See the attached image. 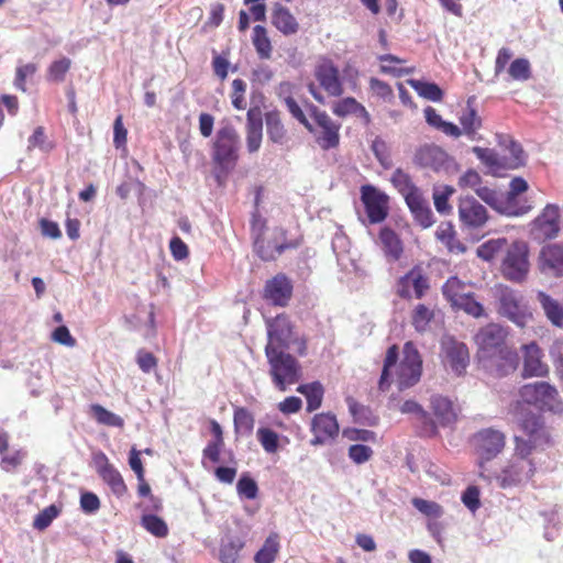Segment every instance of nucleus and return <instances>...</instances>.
Listing matches in <instances>:
<instances>
[{"label":"nucleus","mask_w":563,"mask_h":563,"mask_svg":"<svg viewBox=\"0 0 563 563\" xmlns=\"http://www.w3.org/2000/svg\"><path fill=\"white\" fill-rule=\"evenodd\" d=\"M520 430L525 437L514 438V459L495 475L499 487L506 489L529 481L536 473V463L531 455L552 445L551 434L545 427L542 415L527 412L519 419ZM494 477V475L492 474Z\"/></svg>","instance_id":"nucleus-1"},{"label":"nucleus","mask_w":563,"mask_h":563,"mask_svg":"<svg viewBox=\"0 0 563 563\" xmlns=\"http://www.w3.org/2000/svg\"><path fill=\"white\" fill-rule=\"evenodd\" d=\"M399 358L397 344L390 345L383 362L382 373L377 383L380 391L389 390L395 383L399 390L408 389L419 383L422 375V358L413 344L408 341L402 347V357Z\"/></svg>","instance_id":"nucleus-2"},{"label":"nucleus","mask_w":563,"mask_h":563,"mask_svg":"<svg viewBox=\"0 0 563 563\" xmlns=\"http://www.w3.org/2000/svg\"><path fill=\"white\" fill-rule=\"evenodd\" d=\"M313 77L318 87L311 82L308 85V91L317 102L324 103L321 90L332 98H340L344 93V82L340 69L330 57L320 56L318 58L313 67Z\"/></svg>","instance_id":"nucleus-3"},{"label":"nucleus","mask_w":563,"mask_h":563,"mask_svg":"<svg viewBox=\"0 0 563 563\" xmlns=\"http://www.w3.org/2000/svg\"><path fill=\"white\" fill-rule=\"evenodd\" d=\"M265 355L272 382L278 390L285 391L288 386L300 380L301 365L295 356L272 345L265 346Z\"/></svg>","instance_id":"nucleus-4"},{"label":"nucleus","mask_w":563,"mask_h":563,"mask_svg":"<svg viewBox=\"0 0 563 563\" xmlns=\"http://www.w3.org/2000/svg\"><path fill=\"white\" fill-rule=\"evenodd\" d=\"M240 136L232 125L220 128L212 142V162L220 173L228 175L239 159Z\"/></svg>","instance_id":"nucleus-5"},{"label":"nucleus","mask_w":563,"mask_h":563,"mask_svg":"<svg viewBox=\"0 0 563 563\" xmlns=\"http://www.w3.org/2000/svg\"><path fill=\"white\" fill-rule=\"evenodd\" d=\"M475 452L478 456L479 477L492 481V473L486 463L503 452L506 445V435L494 428L482 429L473 437Z\"/></svg>","instance_id":"nucleus-6"},{"label":"nucleus","mask_w":563,"mask_h":563,"mask_svg":"<svg viewBox=\"0 0 563 563\" xmlns=\"http://www.w3.org/2000/svg\"><path fill=\"white\" fill-rule=\"evenodd\" d=\"M473 152L495 176H504L507 170L525 165V152L520 144L514 141L510 142L509 155H499L494 150L478 146H475Z\"/></svg>","instance_id":"nucleus-7"},{"label":"nucleus","mask_w":563,"mask_h":563,"mask_svg":"<svg viewBox=\"0 0 563 563\" xmlns=\"http://www.w3.org/2000/svg\"><path fill=\"white\" fill-rule=\"evenodd\" d=\"M258 225V234L263 231L265 223L260 219H254L252 227L255 229ZM299 246L298 241L287 240V231L278 228L274 231V236L269 240H265L260 235L254 241V249L258 257L265 262L274 261L280 256L287 250L297 249Z\"/></svg>","instance_id":"nucleus-8"},{"label":"nucleus","mask_w":563,"mask_h":563,"mask_svg":"<svg viewBox=\"0 0 563 563\" xmlns=\"http://www.w3.org/2000/svg\"><path fill=\"white\" fill-rule=\"evenodd\" d=\"M529 247L525 241H515L507 246L501 262V273L508 280L521 283L529 273Z\"/></svg>","instance_id":"nucleus-9"},{"label":"nucleus","mask_w":563,"mask_h":563,"mask_svg":"<svg viewBox=\"0 0 563 563\" xmlns=\"http://www.w3.org/2000/svg\"><path fill=\"white\" fill-rule=\"evenodd\" d=\"M309 114L313 119L318 130L313 129L314 140L323 151L336 148L340 145L341 124L335 122L324 110L314 104H309Z\"/></svg>","instance_id":"nucleus-10"},{"label":"nucleus","mask_w":563,"mask_h":563,"mask_svg":"<svg viewBox=\"0 0 563 563\" xmlns=\"http://www.w3.org/2000/svg\"><path fill=\"white\" fill-rule=\"evenodd\" d=\"M508 334L507 329L497 323L482 327L474 336L478 360L484 362L506 347Z\"/></svg>","instance_id":"nucleus-11"},{"label":"nucleus","mask_w":563,"mask_h":563,"mask_svg":"<svg viewBox=\"0 0 563 563\" xmlns=\"http://www.w3.org/2000/svg\"><path fill=\"white\" fill-rule=\"evenodd\" d=\"M498 312L518 327H525L532 314L517 291L507 286L497 288Z\"/></svg>","instance_id":"nucleus-12"},{"label":"nucleus","mask_w":563,"mask_h":563,"mask_svg":"<svg viewBox=\"0 0 563 563\" xmlns=\"http://www.w3.org/2000/svg\"><path fill=\"white\" fill-rule=\"evenodd\" d=\"M430 289L429 277L422 265H413L404 276L399 277L396 283V294L399 298L421 299Z\"/></svg>","instance_id":"nucleus-13"},{"label":"nucleus","mask_w":563,"mask_h":563,"mask_svg":"<svg viewBox=\"0 0 563 563\" xmlns=\"http://www.w3.org/2000/svg\"><path fill=\"white\" fill-rule=\"evenodd\" d=\"M440 347L444 366L450 367L457 376L463 375L470 365L467 345L451 335H445L441 340Z\"/></svg>","instance_id":"nucleus-14"},{"label":"nucleus","mask_w":563,"mask_h":563,"mask_svg":"<svg viewBox=\"0 0 563 563\" xmlns=\"http://www.w3.org/2000/svg\"><path fill=\"white\" fill-rule=\"evenodd\" d=\"M361 200L371 223H380L389 212V197L373 185L361 187Z\"/></svg>","instance_id":"nucleus-15"},{"label":"nucleus","mask_w":563,"mask_h":563,"mask_svg":"<svg viewBox=\"0 0 563 563\" xmlns=\"http://www.w3.org/2000/svg\"><path fill=\"white\" fill-rule=\"evenodd\" d=\"M457 213L461 224L470 230L482 229L489 219L486 207L470 195L459 198Z\"/></svg>","instance_id":"nucleus-16"},{"label":"nucleus","mask_w":563,"mask_h":563,"mask_svg":"<svg viewBox=\"0 0 563 563\" xmlns=\"http://www.w3.org/2000/svg\"><path fill=\"white\" fill-rule=\"evenodd\" d=\"M560 208L556 205H547L542 212L533 220L531 234L538 241H548L556 238L560 231Z\"/></svg>","instance_id":"nucleus-17"},{"label":"nucleus","mask_w":563,"mask_h":563,"mask_svg":"<svg viewBox=\"0 0 563 563\" xmlns=\"http://www.w3.org/2000/svg\"><path fill=\"white\" fill-rule=\"evenodd\" d=\"M520 398L528 405H533L539 409H552V402L558 397V390L547 382H536L526 384L519 389Z\"/></svg>","instance_id":"nucleus-18"},{"label":"nucleus","mask_w":563,"mask_h":563,"mask_svg":"<svg viewBox=\"0 0 563 563\" xmlns=\"http://www.w3.org/2000/svg\"><path fill=\"white\" fill-rule=\"evenodd\" d=\"M93 464L101 479L110 487L111 492L121 498L128 494V486L120 472L110 463L108 456L99 451L93 454Z\"/></svg>","instance_id":"nucleus-19"},{"label":"nucleus","mask_w":563,"mask_h":563,"mask_svg":"<svg viewBox=\"0 0 563 563\" xmlns=\"http://www.w3.org/2000/svg\"><path fill=\"white\" fill-rule=\"evenodd\" d=\"M529 188L528 183L522 177H515L509 184V191L505 200L504 212L508 216H523L533 209L531 200L520 198V195L526 192Z\"/></svg>","instance_id":"nucleus-20"},{"label":"nucleus","mask_w":563,"mask_h":563,"mask_svg":"<svg viewBox=\"0 0 563 563\" xmlns=\"http://www.w3.org/2000/svg\"><path fill=\"white\" fill-rule=\"evenodd\" d=\"M291 280L279 273L265 283L263 298L274 306L286 307L292 297Z\"/></svg>","instance_id":"nucleus-21"},{"label":"nucleus","mask_w":563,"mask_h":563,"mask_svg":"<svg viewBox=\"0 0 563 563\" xmlns=\"http://www.w3.org/2000/svg\"><path fill=\"white\" fill-rule=\"evenodd\" d=\"M415 161L418 165L434 172L448 170L453 163V158L435 144L420 146L416 152Z\"/></svg>","instance_id":"nucleus-22"},{"label":"nucleus","mask_w":563,"mask_h":563,"mask_svg":"<svg viewBox=\"0 0 563 563\" xmlns=\"http://www.w3.org/2000/svg\"><path fill=\"white\" fill-rule=\"evenodd\" d=\"M267 344L274 349L285 350L289 346V339L292 334V325L287 314L280 313L266 321Z\"/></svg>","instance_id":"nucleus-23"},{"label":"nucleus","mask_w":563,"mask_h":563,"mask_svg":"<svg viewBox=\"0 0 563 563\" xmlns=\"http://www.w3.org/2000/svg\"><path fill=\"white\" fill-rule=\"evenodd\" d=\"M483 363L492 374L504 377L518 368L519 355L515 349L507 345Z\"/></svg>","instance_id":"nucleus-24"},{"label":"nucleus","mask_w":563,"mask_h":563,"mask_svg":"<svg viewBox=\"0 0 563 563\" xmlns=\"http://www.w3.org/2000/svg\"><path fill=\"white\" fill-rule=\"evenodd\" d=\"M538 267L542 274L551 277L563 276V246L560 244L544 245L538 257Z\"/></svg>","instance_id":"nucleus-25"},{"label":"nucleus","mask_w":563,"mask_h":563,"mask_svg":"<svg viewBox=\"0 0 563 563\" xmlns=\"http://www.w3.org/2000/svg\"><path fill=\"white\" fill-rule=\"evenodd\" d=\"M522 377H545L549 374V366L543 362V353L536 342L525 344Z\"/></svg>","instance_id":"nucleus-26"},{"label":"nucleus","mask_w":563,"mask_h":563,"mask_svg":"<svg viewBox=\"0 0 563 563\" xmlns=\"http://www.w3.org/2000/svg\"><path fill=\"white\" fill-rule=\"evenodd\" d=\"M312 445L324 444L339 434V423L334 415L330 412L317 413L311 421Z\"/></svg>","instance_id":"nucleus-27"},{"label":"nucleus","mask_w":563,"mask_h":563,"mask_svg":"<svg viewBox=\"0 0 563 563\" xmlns=\"http://www.w3.org/2000/svg\"><path fill=\"white\" fill-rule=\"evenodd\" d=\"M378 243L384 256L389 262H397L404 254V242L399 234L389 227L380 228L378 232Z\"/></svg>","instance_id":"nucleus-28"},{"label":"nucleus","mask_w":563,"mask_h":563,"mask_svg":"<svg viewBox=\"0 0 563 563\" xmlns=\"http://www.w3.org/2000/svg\"><path fill=\"white\" fill-rule=\"evenodd\" d=\"M332 112L340 118L354 114L361 118L365 125H369L372 122L366 108L353 97H346L335 101L332 106Z\"/></svg>","instance_id":"nucleus-29"},{"label":"nucleus","mask_w":563,"mask_h":563,"mask_svg":"<svg viewBox=\"0 0 563 563\" xmlns=\"http://www.w3.org/2000/svg\"><path fill=\"white\" fill-rule=\"evenodd\" d=\"M430 407L439 424L444 427L456 421L455 408L448 397L441 395L432 396Z\"/></svg>","instance_id":"nucleus-30"},{"label":"nucleus","mask_w":563,"mask_h":563,"mask_svg":"<svg viewBox=\"0 0 563 563\" xmlns=\"http://www.w3.org/2000/svg\"><path fill=\"white\" fill-rule=\"evenodd\" d=\"M266 133L275 144L284 145L288 141V134L282 121V112L277 109L265 113Z\"/></svg>","instance_id":"nucleus-31"},{"label":"nucleus","mask_w":563,"mask_h":563,"mask_svg":"<svg viewBox=\"0 0 563 563\" xmlns=\"http://www.w3.org/2000/svg\"><path fill=\"white\" fill-rule=\"evenodd\" d=\"M272 24L284 35L295 34L299 24L291 12L279 3H276L272 12Z\"/></svg>","instance_id":"nucleus-32"},{"label":"nucleus","mask_w":563,"mask_h":563,"mask_svg":"<svg viewBox=\"0 0 563 563\" xmlns=\"http://www.w3.org/2000/svg\"><path fill=\"white\" fill-rule=\"evenodd\" d=\"M435 238L450 253L462 254L466 246L459 240L454 225L451 222H442L435 231Z\"/></svg>","instance_id":"nucleus-33"},{"label":"nucleus","mask_w":563,"mask_h":563,"mask_svg":"<svg viewBox=\"0 0 563 563\" xmlns=\"http://www.w3.org/2000/svg\"><path fill=\"white\" fill-rule=\"evenodd\" d=\"M263 139V122L261 117H255V110L247 111L246 122V148L250 153L260 150Z\"/></svg>","instance_id":"nucleus-34"},{"label":"nucleus","mask_w":563,"mask_h":563,"mask_svg":"<svg viewBox=\"0 0 563 563\" xmlns=\"http://www.w3.org/2000/svg\"><path fill=\"white\" fill-rule=\"evenodd\" d=\"M474 99V97L467 99L466 107L459 117L464 134L471 139H474L477 131L482 128V118L473 106Z\"/></svg>","instance_id":"nucleus-35"},{"label":"nucleus","mask_w":563,"mask_h":563,"mask_svg":"<svg viewBox=\"0 0 563 563\" xmlns=\"http://www.w3.org/2000/svg\"><path fill=\"white\" fill-rule=\"evenodd\" d=\"M402 413H415L422 424V432L428 437H434L438 433V427L427 412L417 401L406 400L401 407Z\"/></svg>","instance_id":"nucleus-36"},{"label":"nucleus","mask_w":563,"mask_h":563,"mask_svg":"<svg viewBox=\"0 0 563 563\" xmlns=\"http://www.w3.org/2000/svg\"><path fill=\"white\" fill-rule=\"evenodd\" d=\"M537 298L549 321L558 328H563V305L544 291H539Z\"/></svg>","instance_id":"nucleus-37"},{"label":"nucleus","mask_w":563,"mask_h":563,"mask_svg":"<svg viewBox=\"0 0 563 563\" xmlns=\"http://www.w3.org/2000/svg\"><path fill=\"white\" fill-rule=\"evenodd\" d=\"M297 391L306 397L308 412H312L321 407L324 394V389L321 383L313 382L310 384L300 385L297 388Z\"/></svg>","instance_id":"nucleus-38"},{"label":"nucleus","mask_w":563,"mask_h":563,"mask_svg":"<svg viewBox=\"0 0 563 563\" xmlns=\"http://www.w3.org/2000/svg\"><path fill=\"white\" fill-rule=\"evenodd\" d=\"M252 43L261 59H269L272 57L273 46L265 26L255 25L253 27Z\"/></svg>","instance_id":"nucleus-39"},{"label":"nucleus","mask_w":563,"mask_h":563,"mask_svg":"<svg viewBox=\"0 0 563 563\" xmlns=\"http://www.w3.org/2000/svg\"><path fill=\"white\" fill-rule=\"evenodd\" d=\"M279 536L271 533L254 556L255 563H274L279 552Z\"/></svg>","instance_id":"nucleus-40"},{"label":"nucleus","mask_w":563,"mask_h":563,"mask_svg":"<svg viewBox=\"0 0 563 563\" xmlns=\"http://www.w3.org/2000/svg\"><path fill=\"white\" fill-rule=\"evenodd\" d=\"M470 292V285L455 276L450 277L442 286V294L452 306Z\"/></svg>","instance_id":"nucleus-41"},{"label":"nucleus","mask_w":563,"mask_h":563,"mask_svg":"<svg viewBox=\"0 0 563 563\" xmlns=\"http://www.w3.org/2000/svg\"><path fill=\"white\" fill-rule=\"evenodd\" d=\"M434 319V311L424 303H418L410 313V321L415 330L424 333L431 321Z\"/></svg>","instance_id":"nucleus-42"},{"label":"nucleus","mask_w":563,"mask_h":563,"mask_svg":"<svg viewBox=\"0 0 563 563\" xmlns=\"http://www.w3.org/2000/svg\"><path fill=\"white\" fill-rule=\"evenodd\" d=\"M408 84L419 93V96L427 100L440 102L443 99V90L434 82L410 79L408 80Z\"/></svg>","instance_id":"nucleus-43"},{"label":"nucleus","mask_w":563,"mask_h":563,"mask_svg":"<svg viewBox=\"0 0 563 563\" xmlns=\"http://www.w3.org/2000/svg\"><path fill=\"white\" fill-rule=\"evenodd\" d=\"M90 412L99 424L107 426V427H115V428L124 427L123 418L113 413L112 411H109L108 409H106L104 407H102L99 404L91 405Z\"/></svg>","instance_id":"nucleus-44"},{"label":"nucleus","mask_w":563,"mask_h":563,"mask_svg":"<svg viewBox=\"0 0 563 563\" xmlns=\"http://www.w3.org/2000/svg\"><path fill=\"white\" fill-rule=\"evenodd\" d=\"M244 548V541L240 538L231 539L223 543L219 551V560L221 563H236L240 552Z\"/></svg>","instance_id":"nucleus-45"},{"label":"nucleus","mask_w":563,"mask_h":563,"mask_svg":"<svg viewBox=\"0 0 563 563\" xmlns=\"http://www.w3.org/2000/svg\"><path fill=\"white\" fill-rule=\"evenodd\" d=\"M234 430L236 433L251 434L254 429V416L244 407H239L233 415Z\"/></svg>","instance_id":"nucleus-46"},{"label":"nucleus","mask_w":563,"mask_h":563,"mask_svg":"<svg viewBox=\"0 0 563 563\" xmlns=\"http://www.w3.org/2000/svg\"><path fill=\"white\" fill-rule=\"evenodd\" d=\"M507 246L506 239H493L479 245L476 254L479 258L488 262L494 260L504 250L506 251Z\"/></svg>","instance_id":"nucleus-47"},{"label":"nucleus","mask_w":563,"mask_h":563,"mask_svg":"<svg viewBox=\"0 0 563 563\" xmlns=\"http://www.w3.org/2000/svg\"><path fill=\"white\" fill-rule=\"evenodd\" d=\"M143 528L156 538H165L168 534L167 523L156 515H144L141 518Z\"/></svg>","instance_id":"nucleus-48"},{"label":"nucleus","mask_w":563,"mask_h":563,"mask_svg":"<svg viewBox=\"0 0 563 563\" xmlns=\"http://www.w3.org/2000/svg\"><path fill=\"white\" fill-rule=\"evenodd\" d=\"M455 192L452 186L444 185L433 191V203L437 211L441 214H450L452 206L449 203L450 197Z\"/></svg>","instance_id":"nucleus-49"},{"label":"nucleus","mask_w":563,"mask_h":563,"mask_svg":"<svg viewBox=\"0 0 563 563\" xmlns=\"http://www.w3.org/2000/svg\"><path fill=\"white\" fill-rule=\"evenodd\" d=\"M256 437L266 453L274 454L279 448V435L269 428H258Z\"/></svg>","instance_id":"nucleus-50"},{"label":"nucleus","mask_w":563,"mask_h":563,"mask_svg":"<svg viewBox=\"0 0 563 563\" xmlns=\"http://www.w3.org/2000/svg\"><path fill=\"white\" fill-rule=\"evenodd\" d=\"M71 60L68 57L54 60L47 68L46 78L52 82H62L70 69Z\"/></svg>","instance_id":"nucleus-51"},{"label":"nucleus","mask_w":563,"mask_h":563,"mask_svg":"<svg viewBox=\"0 0 563 563\" xmlns=\"http://www.w3.org/2000/svg\"><path fill=\"white\" fill-rule=\"evenodd\" d=\"M452 307L463 310L464 312L474 318H479L484 316V307L474 298L472 291L468 295L462 297V299H460Z\"/></svg>","instance_id":"nucleus-52"},{"label":"nucleus","mask_w":563,"mask_h":563,"mask_svg":"<svg viewBox=\"0 0 563 563\" xmlns=\"http://www.w3.org/2000/svg\"><path fill=\"white\" fill-rule=\"evenodd\" d=\"M508 74L514 80L526 81L531 77V65L527 58H516L510 63Z\"/></svg>","instance_id":"nucleus-53"},{"label":"nucleus","mask_w":563,"mask_h":563,"mask_svg":"<svg viewBox=\"0 0 563 563\" xmlns=\"http://www.w3.org/2000/svg\"><path fill=\"white\" fill-rule=\"evenodd\" d=\"M35 63H27L16 67L14 76V86L22 92H26V80L32 78L37 71Z\"/></svg>","instance_id":"nucleus-54"},{"label":"nucleus","mask_w":563,"mask_h":563,"mask_svg":"<svg viewBox=\"0 0 563 563\" xmlns=\"http://www.w3.org/2000/svg\"><path fill=\"white\" fill-rule=\"evenodd\" d=\"M232 90L230 93L231 103L234 109L236 110H244L246 109V100H245V92H246V82L241 79L236 78L232 81Z\"/></svg>","instance_id":"nucleus-55"},{"label":"nucleus","mask_w":563,"mask_h":563,"mask_svg":"<svg viewBox=\"0 0 563 563\" xmlns=\"http://www.w3.org/2000/svg\"><path fill=\"white\" fill-rule=\"evenodd\" d=\"M238 494L246 499H255L258 494L256 482L247 474H243L236 484Z\"/></svg>","instance_id":"nucleus-56"},{"label":"nucleus","mask_w":563,"mask_h":563,"mask_svg":"<svg viewBox=\"0 0 563 563\" xmlns=\"http://www.w3.org/2000/svg\"><path fill=\"white\" fill-rule=\"evenodd\" d=\"M391 183L395 188L401 194V196L406 195L408 191L412 190L417 186L413 184L409 174L405 173L402 169L397 168L391 175Z\"/></svg>","instance_id":"nucleus-57"},{"label":"nucleus","mask_w":563,"mask_h":563,"mask_svg":"<svg viewBox=\"0 0 563 563\" xmlns=\"http://www.w3.org/2000/svg\"><path fill=\"white\" fill-rule=\"evenodd\" d=\"M412 505L416 509L428 517L439 518L443 515V508L435 501L426 500L422 498H413Z\"/></svg>","instance_id":"nucleus-58"},{"label":"nucleus","mask_w":563,"mask_h":563,"mask_svg":"<svg viewBox=\"0 0 563 563\" xmlns=\"http://www.w3.org/2000/svg\"><path fill=\"white\" fill-rule=\"evenodd\" d=\"M59 509L55 505L44 508L34 518L33 527L37 530L46 529L52 521L58 516Z\"/></svg>","instance_id":"nucleus-59"},{"label":"nucleus","mask_w":563,"mask_h":563,"mask_svg":"<svg viewBox=\"0 0 563 563\" xmlns=\"http://www.w3.org/2000/svg\"><path fill=\"white\" fill-rule=\"evenodd\" d=\"M378 59L382 63L380 70L383 73L401 76L402 74H409L411 71V69H401V68L395 67L394 65L401 64L404 62L402 59H400L399 57H397L395 55H391V54L380 55L378 57Z\"/></svg>","instance_id":"nucleus-60"},{"label":"nucleus","mask_w":563,"mask_h":563,"mask_svg":"<svg viewBox=\"0 0 563 563\" xmlns=\"http://www.w3.org/2000/svg\"><path fill=\"white\" fill-rule=\"evenodd\" d=\"M284 101L290 114L296 120H298V122L301 123L309 132H313L312 124L308 121L306 114L297 101L291 96L286 97Z\"/></svg>","instance_id":"nucleus-61"},{"label":"nucleus","mask_w":563,"mask_h":563,"mask_svg":"<svg viewBox=\"0 0 563 563\" xmlns=\"http://www.w3.org/2000/svg\"><path fill=\"white\" fill-rule=\"evenodd\" d=\"M413 216L415 221L423 229L430 228L434 223V218L429 202L426 205L415 208L410 211Z\"/></svg>","instance_id":"nucleus-62"},{"label":"nucleus","mask_w":563,"mask_h":563,"mask_svg":"<svg viewBox=\"0 0 563 563\" xmlns=\"http://www.w3.org/2000/svg\"><path fill=\"white\" fill-rule=\"evenodd\" d=\"M128 130L123 124V117L119 114L113 122V145L115 148L126 147Z\"/></svg>","instance_id":"nucleus-63"},{"label":"nucleus","mask_w":563,"mask_h":563,"mask_svg":"<svg viewBox=\"0 0 563 563\" xmlns=\"http://www.w3.org/2000/svg\"><path fill=\"white\" fill-rule=\"evenodd\" d=\"M481 492L477 486L471 485L468 486L462 494V503L464 506L471 510L472 512H475L481 507V499H479Z\"/></svg>","instance_id":"nucleus-64"}]
</instances>
